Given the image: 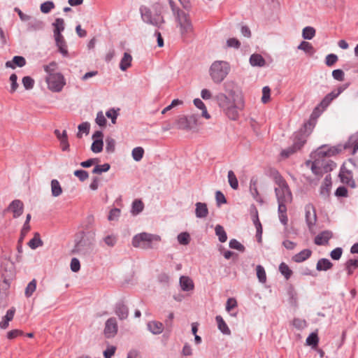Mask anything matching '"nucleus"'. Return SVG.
I'll return each mask as SVG.
<instances>
[{
  "label": "nucleus",
  "instance_id": "63",
  "mask_svg": "<svg viewBox=\"0 0 358 358\" xmlns=\"http://www.w3.org/2000/svg\"><path fill=\"white\" fill-rule=\"evenodd\" d=\"M103 241L105 243V244L107 245L108 246L113 247L117 243V238L115 235L111 234L104 237Z\"/></svg>",
  "mask_w": 358,
  "mask_h": 358
},
{
  "label": "nucleus",
  "instance_id": "29",
  "mask_svg": "<svg viewBox=\"0 0 358 358\" xmlns=\"http://www.w3.org/2000/svg\"><path fill=\"white\" fill-rule=\"evenodd\" d=\"M312 255L310 249H304L292 257V260L296 263H301L308 259Z\"/></svg>",
  "mask_w": 358,
  "mask_h": 358
},
{
  "label": "nucleus",
  "instance_id": "27",
  "mask_svg": "<svg viewBox=\"0 0 358 358\" xmlns=\"http://www.w3.org/2000/svg\"><path fill=\"white\" fill-rule=\"evenodd\" d=\"M15 313V308L14 307H12L7 310L6 315L3 317L2 320L0 322V328L1 329H6L8 327L9 322L13 320Z\"/></svg>",
  "mask_w": 358,
  "mask_h": 358
},
{
  "label": "nucleus",
  "instance_id": "34",
  "mask_svg": "<svg viewBox=\"0 0 358 358\" xmlns=\"http://www.w3.org/2000/svg\"><path fill=\"white\" fill-rule=\"evenodd\" d=\"M250 63L252 66H264L265 65V59L259 54H253L250 57Z\"/></svg>",
  "mask_w": 358,
  "mask_h": 358
},
{
  "label": "nucleus",
  "instance_id": "10",
  "mask_svg": "<svg viewBox=\"0 0 358 358\" xmlns=\"http://www.w3.org/2000/svg\"><path fill=\"white\" fill-rule=\"evenodd\" d=\"M244 108V101L243 96H240V101L234 102L231 106L227 107L223 110L224 114L231 120H236L238 118V110Z\"/></svg>",
  "mask_w": 358,
  "mask_h": 358
},
{
  "label": "nucleus",
  "instance_id": "41",
  "mask_svg": "<svg viewBox=\"0 0 358 358\" xmlns=\"http://www.w3.org/2000/svg\"><path fill=\"white\" fill-rule=\"evenodd\" d=\"M43 244L39 233L36 232L34 237L29 241L28 245L32 249L35 250L37 248L42 246Z\"/></svg>",
  "mask_w": 358,
  "mask_h": 358
},
{
  "label": "nucleus",
  "instance_id": "3",
  "mask_svg": "<svg viewBox=\"0 0 358 358\" xmlns=\"http://www.w3.org/2000/svg\"><path fill=\"white\" fill-rule=\"evenodd\" d=\"M161 237L157 234L142 232L135 235L132 238V245L143 250L156 248Z\"/></svg>",
  "mask_w": 358,
  "mask_h": 358
},
{
  "label": "nucleus",
  "instance_id": "62",
  "mask_svg": "<svg viewBox=\"0 0 358 358\" xmlns=\"http://www.w3.org/2000/svg\"><path fill=\"white\" fill-rule=\"evenodd\" d=\"M9 80L10 81V92L11 94L14 93L19 85L17 83V76L15 73H12L10 76V78H9Z\"/></svg>",
  "mask_w": 358,
  "mask_h": 358
},
{
  "label": "nucleus",
  "instance_id": "55",
  "mask_svg": "<svg viewBox=\"0 0 358 358\" xmlns=\"http://www.w3.org/2000/svg\"><path fill=\"white\" fill-rule=\"evenodd\" d=\"M55 8V3L52 1H47L41 4V11L44 14L49 13Z\"/></svg>",
  "mask_w": 358,
  "mask_h": 358
},
{
  "label": "nucleus",
  "instance_id": "22",
  "mask_svg": "<svg viewBox=\"0 0 358 358\" xmlns=\"http://www.w3.org/2000/svg\"><path fill=\"white\" fill-rule=\"evenodd\" d=\"M26 64V59L22 56H14L10 61L6 62V67L10 69H15L17 67H23Z\"/></svg>",
  "mask_w": 358,
  "mask_h": 358
},
{
  "label": "nucleus",
  "instance_id": "1",
  "mask_svg": "<svg viewBox=\"0 0 358 358\" xmlns=\"http://www.w3.org/2000/svg\"><path fill=\"white\" fill-rule=\"evenodd\" d=\"M314 125L310 121L305 122L303 127L293 135L292 145L281 151V156L287 158L304 145L307 136L312 132Z\"/></svg>",
  "mask_w": 358,
  "mask_h": 358
},
{
  "label": "nucleus",
  "instance_id": "4",
  "mask_svg": "<svg viewBox=\"0 0 358 358\" xmlns=\"http://www.w3.org/2000/svg\"><path fill=\"white\" fill-rule=\"evenodd\" d=\"M230 71L229 64L224 61H215L210 68V76L215 83L222 82Z\"/></svg>",
  "mask_w": 358,
  "mask_h": 358
},
{
  "label": "nucleus",
  "instance_id": "9",
  "mask_svg": "<svg viewBox=\"0 0 358 358\" xmlns=\"http://www.w3.org/2000/svg\"><path fill=\"white\" fill-rule=\"evenodd\" d=\"M46 82L50 90L54 92H59L66 85L64 76L61 73H50L46 78Z\"/></svg>",
  "mask_w": 358,
  "mask_h": 358
},
{
  "label": "nucleus",
  "instance_id": "59",
  "mask_svg": "<svg viewBox=\"0 0 358 358\" xmlns=\"http://www.w3.org/2000/svg\"><path fill=\"white\" fill-rule=\"evenodd\" d=\"M229 245L230 248L237 250L241 252L245 250V246L235 238L230 240Z\"/></svg>",
  "mask_w": 358,
  "mask_h": 358
},
{
  "label": "nucleus",
  "instance_id": "57",
  "mask_svg": "<svg viewBox=\"0 0 358 358\" xmlns=\"http://www.w3.org/2000/svg\"><path fill=\"white\" fill-rule=\"evenodd\" d=\"M298 49L302 50L306 53L313 54L315 52L313 46L307 41H302L298 46Z\"/></svg>",
  "mask_w": 358,
  "mask_h": 358
},
{
  "label": "nucleus",
  "instance_id": "64",
  "mask_svg": "<svg viewBox=\"0 0 358 358\" xmlns=\"http://www.w3.org/2000/svg\"><path fill=\"white\" fill-rule=\"evenodd\" d=\"M73 174L75 176L78 177L81 182H84L89 177L88 172L83 169L76 170Z\"/></svg>",
  "mask_w": 358,
  "mask_h": 358
},
{
  "label": "nucleus",
  "instance_id": "60",
  "mask_svg": "<svg viewBox=\"0 0 358 358\" xmlns=\"http://www.w3.org/2000/svg\"><path fill=\"white\" fill-rule=\"evenodd\" d=\"M256 271L259 281L262 283L265 282L266 280V274L264 268L261 265H258L257 266Z\"/></svg>",
  "mask_w": 358,
  "mask_h": 358
},
{
  "label": "nucleus",
  "instance_id": "30",
  "mask_svg": "<svg viewBox=\"0 0 358 358\" xmlns=\"http://www.w3.org/2000/svg\"><path fill=\"white\" fill-rule=\"evenodd\" d=\"M52 26L54 27V36L59 37V36H62V32L65 28L64 20L62 18H56L55 22L52 23Z\"/></svg>",
  "mask_w": 358,
  "mask_h": 358
},
{
  "label": "nucleus",
  "instance_id": "15",
  "mask_svg": "<svg viewBox=\"0 0 358 358\" xmlns=\"http://www.w3.org/2000/svg\"><path fill=\"white\" fill-rule=\"evenodd\" d=\"M344 165H343L341 168V171L339 173V177L341 178V181L348 185V186L354 188L356 187L355 181L353 180L352 178V173L350 170H345L343 171Z\"/></svg>",
  "mask_w": 358,
  "mask_h": 358
},
{
  "label": "nucleus",
  "instance_id": "12",
  "mask_svg": "<svg viewBox=\"0 0 358 358\" xmlns=\"http://www.w3.org/2000/svg\"><path fill=\"white\" fill-rule=\"evenodd\" d=\"M306 222L309 229L315 225L317 221L316 210L314 206L308 203L305 206Z\"/></svg>",
  "mask_w": 358,
  "mask_h": 358
},
{
  "label": "nucleus",
  "instance_id": "61",
  "mask_svg": "<svg viewBox=\"0 0 358 358\" xmlns=\"http://www.w3.org/2000/svg\"><path fill=\"white\" fill-rule=\"evenodd\" d=\"M34 80L29 76H24L22 78L23 86L27 90H31L34 86Z\"/></svg>",
  "mask_w": 358,
  "mask_h": 358
},
{
  "label": "nucleus",
  "instance_id": "8",
  "mask_svg": "<svg viewBox=\"0 0 358 358\" xmlns=\"http://www.w3.org/2000/svg\"><path fill=\"white\" fill-rule=\"evenodd\" d=\"M176 17L179 24L182 36H185L192 31L193 26L188 13L178 9Z\"/></svg>",
  "mask_w": 358,
  "mask_h": 358
},
{
  "label": "nucleus",
  "instance_id": "14",
  "mask_svg": "<svg viewBox=\"0 0 358 358\" xmlns=\"http://www.w3.org/2000/svg\"><path fill=\"white\" fill-rule=\"evenodd\" d=\"M275 192L278 202H289L292 201V192L289 186L285 188H275Z\"/></svg>",
  "mask_w": 358,
  "mask_h": 358
},
{
  "label": "nucleus",
  "instance_id": "36",
  "mask_svg": "<svg viewBox=\"0 0 358 358\" xmlns=\"http://www.w3.org/2000/svg\"><path fill=\"white\" fill-rule=\"evenodd\" d=\"M193 102H194V106L197 108H199V109L202 110L201 116L203 117H205L206 119H210V114L208 113V112L207 110L206 105L204 104V103L200 99L196 98V99H194Z\"/></svg>",
  "mask_w": 358,
  "mask_h": 358
},
{
  "label": "nucleus",
  "instance_id": "42",
  "mask_svg": "<svg viewBox=\"0 0 358 358\" xmlns=\"http://www.w3.org/2000/svg\"><path fill=\"white\" fill-rule=\"evenodd\" d=\"M278 269L280 273L285 277L286 280H289L293 274V271L285 262H282L280 264Z\"/></svg>",
  "mask_w": 358,
  "mask_h": 358
},
{
  "label": "nucleus",
  "instance_id": "38",
  "mask_svg": "<svg viewBox=\"0 0 358 358\" xmlns=\"http://www.w3.org/2000/svg\"><path fill=\"white\" fill-rule=\"evenodd\" d=\"M257 179L255 177H252L250 179V192L252 196V197L257 201H259L260 199V196L259 194V192L257 187Z\"/></svg>",
  "mask_w": 358,
  "mask_h": 358
},
{
  "label": "nucleus",
  "instance_id": "5",
  "mask_svg": "<svg viewBox=\"0 0 358 358\" xmlns=\"http://www.w3.org/2000/svg\"><path fill=\"white\" fill-rule=\"evenodd\" d=\"M92 241L87 238L83 231L76 234L75 245L71 251L72 254L85 255L92 250Z\"/></svg>",
  "mask_w": 358,
  "mask_h": 358
},
{
  "label": "nucleus",
  "instance_id": "47",
  "mask_svg": "<svg viewBox=\"0 0 358 358\" xmlns=\"http://www.w3.org/2000/svg\"><path fill=\"white\" fill-rule=\"evenodd\" d=\"M348 148L347 145H345L343 147L341 145L328 147L327 145V151L328 157L334 156L342 152L343 149H346Z\"/></svg>",
  "mask_w": 358,
  "mask_h": 358
},
{
  "label": "nucleus",
  "instance_id": "25",
  "mask_svg": "<svg viewBox=\"0 0 358 358\" xmlns=\"http://www.w3.org/2000/svg\"><path fill=\"white\" fill-rule=\"evenodd\" d=\"M29 22L27 24V31H36L42 30L45 27V23L41 20L33 19L29 20Z\"/></svg>",
  "mask_w": 358,
  "mask_h": 358
},
{
  "label": "nucleus",
  "instance_id": "23",
  "mask_svg": "<svg viewBox=\"0 0 358 358\" xmlns=\"http://www.w3.org/2000/svg\"><path fill=\"white\" fill-rule=\"evenodd\" d=\"M270 176L273 178L275 184L278 185V188L286 187L288 186L287 182L283 178V177L280 175L278 171L275 169H271L270 170Z\"/></svg>",
  "mask_w": 358,
  "mask_h": 358
},
{
  "label": "nucleus",
  "instance_id": "11",
  "mask_svg": "<svg viewBox=\"0 0 358 358\" xmlns=\"http://www.w3.org/2000/svg\"><path fill=\"white\" fill-rule=\"evenodd\" d=\"M118 330L117 320L115 317H110L105 323L103 330L104 336L107 338L115 337Z\"/></svg>",
  "mask_w": 358,
  "mask_h": 358
},
{
  "label": "nucleus",
  "instance_id": "43",
  "mask_svg": "<svg viewBox=\"0 0 358 358\" xmlns=\"http://www.w3.org/2000/svg\"><path fill=\"white\" fill-rule=\"evenodd\" d=\"M144 204L140 199H135L131 206V213L134 215L139 214L143 210Z\"/></svg>",
  "mask_w": 358,
  "mask_h": 358
},
{
  "label": "nucleus",
  "instance_id": "46",
  "mask_svg": "<svg viewBox=\"0 0 358 358\" xmlns=\"http://www.w3.org/2000/svg\"><path fill=\"white\" fill-rule=\"evenodd\" d=\"M306 344L312 348H316L318 345L319 337L317 332H312L306 338Z\"/></svg>",
  "mask_w": 358,
  "mask_h": 358
},
{
  "label": "nucleus",
  "instance_id": "18",
  "mask_svg": "<svg viewBox=\"0 0 358 358\" xmlns=\"http://www.w3.org/2000/svg\"><path fill=\"white\" fill-rule=\"evenodd\" d=\"M54 134L60 142L62 150L63 151H69V143L68 141V135L66 130H64L62 132H60L59 129H55L54 131Z\"/></svg>",
  "mask_w": 358,
  "mask_h": 358
},
{
  "label": "nucleus",
  "instance_id": "13",
  "mask_svg": "<svg viewBox=\"0 0 358 358\" xmlns=\"http://www.w3.org/2000/svg\"><path fill=\"white\" fill-rule=\"evenodd\" d=\"M10 211L13 213V218H17L22 215L24 211V204L19 199L13 200L4 210Z\"/></svg>",
  "mask_w": 358,
  "mask_h": 358
},
{
  "label": "nucleus",
  "instance_id": "28",
  "mask_svg": "<svg viewBox=\"0 0 358 358\" xmlns=\"http://www.w3.org/2000/svg\"><path fill=\"white\" fill-rule=\"evenodd\" d=\"M332 262L327 258L320 259L316 264V270L318 271H327L333 267Z\"/></svg>",
  "mask_w": 358,
  "mask_h": 358
},
{
  "label": "nucleus",
  "instance_id": "54",
  "mask_svg": "<svg viewBox=\"0 0 358 358\" xmlns=\"http://www.w3.org/2000/svg\"><path fill=\"white\" fill-rule=\"evenodd\" d=\"M178 241L180 244L187 245L190 242V236L188 232H181L178 235Z\"/></svg>",
  "mask_w": 358,
  "mask_h": 358
},
{
  "label": "nucleus",
  "instance_id": "6",
  "mask_svg": "<svg viewBox=\"0 0 358 358\" xmlns=\"http://www.w3.org/2000/svg\"><path fill=\"white\" fill-rule=\"evenodd\" d=\"M350 86V83H345L338 87L337 89L332 90L330 93L327 94L320 101V103L315 108L313 115L318 113L319 115L321 113L326 110L330 105L331 101L337 98L344 90Z\"/></svg>",
  "mask_w": 358,
  "mask_h": 358
},
{
  "label": "nucleus",
  "instance_id": "19",
  "mask_svg": "<svg viewBox=\"0 0 358 358\" xmlns=\"http://www.w3.org/2000/svg\"><path fill=\"white\" fill-rule=\"evenodd\" d=\"M333 233L331 231H322L315 236L314 243L317 245H324L328 243L329 239H331Z\"/></svg>",
  "mask_w": 358,
  "mask_h": 358
},
{
  "label": "nucleus",
  "instance_id": "58",
  "mask_svg": "<svg viewBox=\"0 0 358 358\" xmlns=\"http://www.w3.org/2000/svg\"><path fill=\"white\" fill-rule=\"evenodd\" d=\"M110 165L108 163L103 164L102 165H96L92 170V173L94 174H101L103 172H107L110 170Z\"/></svg>",
  "mask_w": 358,
  "mask_h": 358
},
{
  "label": "nucleus",
  "instance_id": "51",
  "mask_svg": "<svg viewBox=\"0 0 358 358\" xmlns=\"http://www.w3.org/2000/svg\"><path fill=\"white\" fill-rule=\"evenodd\" d=\"M228 181L229 185L233 189H237L238 187V181L233 171L230 170L228 172Z\"/></svg>",
  "mask_w": 358,
  "mask_h": 358
},
{
  "label": "nucleus",
  "instance_id": "48",
  "mask_svg": "<svg viewBox=\"0 0 358 358\" xmlns=\"http://www.w3.org/2000/svg\"><path fill=\"white\" fill-rule=\"evenodd\" d=\"M320 164H321L320 159H315L312 162L311 171L315 175L321 176L323 175V171Z\"/></svg>",
  "mask_w": 358,
  "mask_h": 358
},
{
  "label": "nucleus",
  "instance_id": "35",
  "mask_svg": "<svg viewBox=\"0 0 358 358\" xmlns=\"http://www.w3.org/2000/svg\"><path fill=\"white\" fill-rule=\"evenodd\" d=\"M51 193L54 197H57L62 194V187L59 182L57 179H52L51 180Z\"/></svg>",
  "mask_w": 358,
  "mask_h": 358
},
{
  "label": "nucleus",
  "instance_id": "56",
  "mask_svg": "<svg viewBox=\"0 0 358 358\" xmlns=\"http://www.w3.org/2000/svg\"><path fill=\"white\" fill-rule=\"evenodd\" d=\"M36 289V279H33L31 282H29L27 287L25 288V296L29 298L30 297L33 293L35 292Z\"/></svg>",
  "mask_w": 358,
  "mask_h": 358
},
{
  "label": "nucleus",
  "instance_id": "20",
  "mask_svg": "<svg viewBox=\"0 0 358 358\" xmlns=\"http://www.w3.org/2000/svg\"><path fill=\"white\" fill-rule=\"evenodd\" d=\"M115 313L120 320H123L128 317L129 308L122 301H120L115 304Z\"/></svg>",
  "mask_w": 358,
  "mask_h": 358
},
{
  "label": "nucleus",
  "instance_id": "40",
  "mask_svg": "<svg viewBox=\"0 0 358 358\" xmlns=\"http://www.w3.org/2000/svg\"><path fill=\"white\" fill-rule=\"evenodd\" d=\"M345 270L347 271L348 275H352L354 270L358 268V259H348L345 264Z\"/></svg>",
  "mask_w": 358,
  "mask_h": 358
},
{
  "label": "nucleus",
  "instance_id": "32",
  "mask_svg": "<svg viewBox=\"0 0 358 358\" xmlns=\"http://www.w3.org/2000/svg\"><path fill=\"white\" fill-rule=\"evenodd\" d=\"M215 320L217 324L218 329L224 335H230L231 334V330L229 329V327L223 320L222 317L221 315H217L215 317Z\"/></svg>",
  "mask_w": 358,
  "mask_h": 358
},
{
  "label": "nucleus",
  "instance_id": "24",
  "mask_svg": "<svg viewBox=\"0 0 358 358\" xmlns=\"http://www.w3.org/2000/svg\"><path fill=\"white\" fill-rule=\"evenodd\" d=\"M195 206V215L197 218H205L208 216V208L206 203L197 202Z\"/></svg>",
  "mask_w": 358,
  "mask_h": 358
},
{
  "label": "nucleus",
  "instance_id": "53",
  "mask_svg": "<svg viewBox=\"0 0 358 358\" xmlns=\"http://www.w3.org/2000/svg\"><path fill=\"white\" fill-rule=\"evenodd\" d=\"M103 141L94 139L91 145V150L94 153H99L103 150Z\"/></svg>",
  "mask_w": 358,
  "mask_h": 358
},
{
  "label": "nucleus",
  "instance_id": "16",
  "mask_svg": "<svg viewBox=\"0 0 358 358\" xmlns=\"http://www.w3.org/2000/svg\"><path fill=\"white\" fill-rule=\"evenodd\" d=\"M215 99L216 100L219 107L222 108V110H225L227 107L231 106L235 101L230 99L226 94L224 93H218Z\"/></svg>",
  "mask_w": 358,
  "mask_h": 358
},
{
  "label": "nucleus",
  "instance_id": "50",
  "mask_svg": "<svg viewBox=\"0 0 358 358\" xmlns=\"http://www.w3.org/2000/svg\"><path fill=\"white\" fill-rule=\"evenodd\" d=\"M315 35V29L313 27H306L302 31V36L306 40H311Z\"/></svg>",
  "mask_w": 358,
  "mask_h": 358
},
{
  "label": "nucleus",
  "instance_id": "7",
  "mask_svg": "<svg viewBox=\"0 0 358 358\" xmlns=\"http://www.w3.org/2000/svg\"><path fill=\"white\" fill-rule=\"evenodd\" d=\"M199 115L192 114L189 115H181L176 120L177 128L182 130L189 131L197 127Z\"/></svg>",
  "mask_w": 358,
  "mask_h": 358
},
{
  "label": "nucleus",
  "instance_id": "17",
  "mask_svg": "<svg viewBox=\"0 0 358 358\" xmlns=\"http://www.w3.org/2000/svg\"><path fill=\"white\" fill-rule=\"evenodd\" d=\"M332 185L331 177L328 174L324 178V182L320 187V194L324 198L327 199L330 195V190Z\"/></svg>",
  "mask_w": 358,
  "mask_h": 358
},
{
  "label": "nucleus",
  "instance_id": "31",
  "mask_svg": "<svg viewBox=\"0 0 358 358\" xmlns=\"http://www.w3.org/2000/svg\"><path fill=\"white\" fill-rule=\"evenodd\" d=\"M147 326L148 330L155 335L161 334L164 329L163 324L157 321L149 322Z\"/></svg>",
  "mask_w": 358,
  "mask_h": 358
},
{
  "label": "nucleus",
  "instance_id": "45",
  "mask_svg": "<svg viewBox=\"0 0 358 358\" xmlns=\"http://www.w3.org/2000/svg\"><path fill=\"white\" fill-rule=\"evenodd\" d=\"M78 131L76 134V136L78 138H81L83 136L82 133H84L86 135L89 134L90 129V124L88 122H82L78 125Z\"/></svg>",
  "mask_w": 358,
  "mask_h": 358
},
{
  "label": "nucleus",
  "instance_id": "44",
  "mask_svg": "<svg viewBox=\"0 0 358 358\" xmlns=\"http://www.w3.org/2000/svg\"><path fill=\"white\" fill-rule=\"evenodd\" d=\"M215 234L218 236L220 242L224 243L227 240V235L224 227L217 224L215 228Z\"/></svg>",
  "mask_w": 358,
  "mask_h": 358
},
{
  "label": "nucleus",
  "instance_id": "49",
  "mask_svg": "<svg viewBox=\"0 0 358 358\" xmlns=\"http://www.w3.org/2000/svg\"><path fill=\"white\" fill-rule=\"evenodd\" d=\"M116 141L110 136L106 138V152L107 153H113L115 151Z\"/></svg>",
  "mask_w": 358,
  "mask_h": 358
},
{
  "label": "nucleus",
  "instance_id": "26",
  "mask_svg": "<svg viewBox=\"0 0 358 358\" xmlns=\"http://www.w3.org/2000/svg\"><path fill=\"white\" fill-rule=\"evenodd\" d=\"M179 282L182 290L185 292L191 291L194 287V285L192 280L188 276L182 275L180 278Z\"/></svg>",
  "mask_w": 358,
  "mask_h": 358
},
{
  "label": "nucleus",
  "instance_id": "37",
  "mask_svg": "<svg viewBox=\"0 0 358 358\" xmlns=\"http://www.w3.org/2000/svg\"><path fill=\"white\" fill-rule=\"evenodd\" d=\"M320 163L321 164H320L321 165L323 173H329V172L333 171L336 167V164L331 159H328V160H325V159L321 160L320 159Z\"/></svg>",
  "mask_w": 358,
  "mask_h": 358
},
{
  "label": "nucleus",
  "instance_id": "33",
  "mask_svg": "<svg viewBox=\"0 0 358 358\" xmlns=\"http://www.w3.org/2000/svg\"><path fill=\"white\" fill-rule=\"evenodd\" d=\"M132 57L128 52H124L123 57L120 62V69L124 71L131 65Z\"/></svg>",
  "mask_w": 358,
  "mask_h": 358
},
{
  "label": "nucleus",
  "instance_id": "39",
  "mask_svg": "<svg viewBox=\"0 0 358 358\" xmlns=\"http://www.w3.org/2000/svg\"><path fill=\"white\" fill-rule=\"evenodd\" d=\"M328 157L327 151V145H322L319 147L317 150L314 152L313 155H311V157L315 159H320L321 160H324V158Z\"/></svg>",
  "mask_w": 358,
  "mask_h": 358
},
{
  "label": "nucleus",
  "instance_id": "2",
  "mask_svg": "<svg viewBox=\"0 0 358 358\" xmlns=\"http://www.w3.org/2000/svg\"><path fill=\"white\" fill-rule=\"evenodd\" d=\"M164 6L160 3H155L152 8L141 6L140 13L142 20L148 24H152L158 29H162L165 23L164 17L162 15Z\"/></svg>",
  "mask_w": 358,
  "mask_h": 358
},
{
  "label": "nucleus",
  "instance_id": "52",
  "mask_svg": "<svg viewBox=\"0 0 358 358\" xmlns=\"http://www.w3.org/2000/svg\"><path fill=\"white\" fill-rule=\"evenodd\" d=\"M144 155V150L142 147H136L132 150L131 156L136 162H139L142 159Z\"/></svg>",
  "mask_w": 358,
  "mask_h": 358
},
{
  "label": "nucleus",
  "instance_id": "21",
  "mask_svg": "<svg viewBox=\"0 0 358 358\" xmlns=\"http://www.w3.org/2000/svg\"><path fill=\"white\" fill-rule=\"evenodd\" d=\"M56 46L58 48V51L63 55V57H68L69 52L67 49L66 42L63 35L58 36H54Z\"/></svg>",
  "mask_w": 358,
  "mask_h": 358
}]
</instances>
